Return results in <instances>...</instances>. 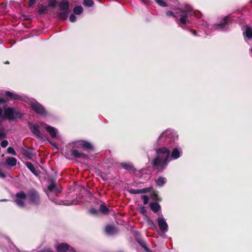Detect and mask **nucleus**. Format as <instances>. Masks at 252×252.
Wrapping results in <instances>:
<instances>
[{
    "label": "nucleus",
    "instance_id": "nucleus-24",
    "mask_svg": "<svg viewBox=\"0 0 252 252\" xmlns=\"http://www.w3.org/2000/svg\"><path fill=\"white\" fill-rule=\"evenodd\" d=\"M105 231L106 233L109 235H112L117 232V229L115 227L111 225H107L105 227Z\"/></svg>",
    "mask_w": 252,
    "mask_h": 252
},
{
    "label": "nucleus",
    "instance_id": "nucleus-56",
    "mask_svg": "<svg viewBox=\"0 0 252 252\" xmlns=\"http://www.w3.org/2000/svg\"><path fill=\"white\" fill-rule=\"evenodd\" d=\"M142 1H143L144 2H145L144 0H141Z\"/></svg>",
    "mask_w": 252,
    "mask_h": 252
},
{
    "label": "nucleus",
    "instance_id": "nucleus-28",
    "mask_svg": "<svg viewBox=\"0 0 252 252\" xmlns=\"http://www.w3.org/2000/svg\"><path fill=\"white\" fill-rule=\"evenodd\" d=\"M83 11V8L81 5L75 6L73 10V13L76 15H79Z\"/></svg>",
    "mask_w": 252,
    "mask_h": 252
},
{
    "label": "nucleus",
    "instance_id": "nucleus-9",
    "mask_svg": "<svg viewBox=\"0 0 252 252\" xmlns=\"http://www.w3.org/2000/svg\"><path fill=\"white\" fill-rule=\"evenodd\" d=\"M41 126L46 129L52 138H54L57 137L58 130L57 128L44 123H41Z\"/></svg>",
    "mask_w": 252,
    "mask_h": 252
},
{
    "label": "nucleus",
    "instance_id": "nucleus-51",
    "mask_svg": "<svg viewBox=\"0 0 252 252\" xmlns=\"http://www.w3.org/2000/svg\"><path fill=\"white\" fill-rule=\"evenodd\" d=\"M169 1L172 2L174 3L175 4L178 3V1L177 0H169Z\"/></svg>",
    "mask_w": 252,
    "mask_h": 252
},
{
    "label": "nucleus",
    "instance_id": "nucleus-30",
    "mask_svg": "<svg viewBox=\"0 0 252 252\" xmlns=\"http://www.w3.org/2000/svg\"><path fill=\"white\" fill-rule=\"evenodd\" d=\"M15 196L17 198V199H25L27 195L23 191H21L16 193Z\"/></svg>",
    "mask_w": 252,
    "mask_h": 252
},
{
    "label": "nucleus",
    "instance_id": "nucleus-32",
    "mask_svg": "<svg viewBox=\"0 0 252 252\" xmlns=\"http://www.w3.org/2000/svg\"><path fill=\"white\" fill-rule=\"evenodd\" d=\"M83 4L86 7H92L94 4L93 0H84Z\"/></svg>",
    "mask_w": 252,
    "mask_h": 252
},
{
    "label": "nucleus",
    "instance_id": "nucleus-52",
    "mask_svg": "<svg viewBox=\"0 0 252 252\" xmlns=\"http://www.w3.org/2000/svg\"><path fill=\"white\" fill-rule=\"evenodd\" d=\"M65 157L66 158H69V157H68V154H66V153L65 154Z\"/></svg>",
    "mask_w": 252,
    "mask_h": 252
},
{
    "label": "nucleus",
    "instance_id": "nucleus-34",
    "mask_svg": "<svg viewBox=\"0 0 252 252\" xmlns=\"http://www.w3.org/2000/svg\"><path fill=\"white\" fill-rule=\"evenodd\" d=\"M155 1L160 6L162 7H166L167 6L166 3L163 0H155Z\"/></svg>",
    "mask_w": 252,
    "mask_h": 252
},
{
    "label": "nucleus",
    "instance_id": "nucleus-20",
    "mask_svg": "<svg viewBox=\"0 0 252 252\" xmlns=\"http://www.w3.org/2000/svg\"><path fill=\"white\" fill-rule=\"evenodd\" d=\"M243 34L246 41H248V40L252 39V28L247 26L246 31Z\"/></svg>",
    "mask_w": 252,
    "mask_h": 252
},
{
    "label": "nucleus",
    "instance_id": "nucleus-12",
    "mask_svg": "<svg viewBox=\"0 0 252 252\" xmlns=\"http://www.w3.org/2000/svg\"><path fill=\"white\" fill-rule=\"evenodd\" d=\"M60 190L56 187V183L52 182L51 184L48 187V190L46 191V194L51 200H54L52 194H54V191Z\"/></svg>",
    "mask_w": 252,
    "mask_h": 252
},
{
    "label": "nucleus",
    "instance_id": "nucleus-39",
    "mask_svg": "<svg viewBox=\"0 0 252 252\" xmlns=\"http://www.w3.org/2000/svg\"><path fill=\"white\" fill-rule=\"evenodd\" d=\"M49 5L52 7H55L57 4L56 0H49L48 1Z\"/></svg>",
    "mask_w": 252,
    "mask_h": 252
},
{
    "label": "nucleus",
    "instance_id": "nucleus-42",
    "mask_svg": "<svg viewBox=\"0 0 252 252\" xmlns=\"http://www.w3.org/2000/svg\"><path fill=\"white\" fill-rule=\"evenodd\" d=\"M147 222L148 224L149 225L151 226V227H156L155 225L154 224V221L152 220L148 219L147 220Z\"/></svg>",
    "mask_w": 252,
    "mask_h": 252
},
{
    "label": "nucleus",
    "instance_id": "nucleus-35",
    "mask_svg": "<svg viewBox=\"0 0 252 252\" xmlns=\"http://www.w3.org/2000/svg\"><path fill=\"white\" fill-rule=\"evenodd\" d=\"M7 153L8 154H11L13 156H16V155H17L14 149L11 147H9L7 148Z\"/></svg>",
    "mask_w": 252,
    "mask_h": 252
},
{
    "label": "nucleus",
    "instance_id": "nucleus-41",
    "mask_svg": "<svg viewBox=\"0 0 252 252\" xmlns=\"http://www.w3.org/2000/svg\"><path fill=\"white\" fill-rule=\"evenodd\" d=\"M8 142L7 140H4L1 142L0 145L2 148H5L8 146Z\"/></svg>",
    "mask_w": 252,
    "mask_h": 252
},
{
    "label": "nucleus",
    "instance_id": "nucleus-46",
    "mask_svg": "<svg viewBox=\"0 0 252 252\" xmlns=\"http://www.w3.org/2000/svg\"><path fill=\"white\" fill-rule=\"evenodd\" d=\"M0 177L2 178H4L6 177L5 174L2 172V171L0 169Z\"/></svg>",
    "mask_w": 252,
    "mask_h": 252
},
{
    "label": "nucleus",
    "instance_id": "nucleus-29",
    "mask_svg": "<svg viewBox=\"0 0 252 252\" xmlns=\"http://www.w3.org/2000/svg\"><path fill=\"white\" fill-rule=\"evenodd\" d=\"M99 211L104 214H107L109 212V210L104 204H101L99 206Z\"/></svg>",
    "mask_w": 252,
    "mask_h": 252
},
{
    "label": "nucleus",
    "instance_id": "nucleus-37",
    "mask_svg": "<svg viewBox=\"0 0 252 252\" xmlns=\"http://www.w3.org/2000/svg\"><path fill=\"white\" fill-rule=\"evenodd\" d=\"M139 212L143 215L147 214V210L144 206H141L139 208Z\"/></svg>",
    "mask_w": 252,
    "mask_h": 252
},
{
    "label": "nucleus",
    "instance_id": "nucleus-27",
    "mask_svg": "<svg viewBox=\"0 0 252 252\" xmlns=\"http://www.w3.org/2000/svg\"><path fill=\"white\" fill-rule=\"evenodd\" d=\"M167 180L165 177L160 176L156 181V185L158 187H162L166 182Z\"/></svg>",
    "mask_w": 252,
    "mask_h": 252
},
{
    "label": "nucleus",
    "instance_id": "nucleus-45",
    "mask_svg": "<svg viewBox=\"0 0 252 252\" xmlns=\"http://www.w3.org/2000/svg\"><path fill=\"white\" fill-rule=\"evenodd\" d=\"M35 1H36V0H29V6H32V5H33L35 3Z\"/></svg>",
    "mask_w": 252,
    "mask_h": 252
},
{
    "label": "nucleus",
    "instance_id": "nucleus-36",
    "mask_svg": "<svg viewBox=\"0 0 252 252\" xmlns=\"http://www.w3.org/2000/svg\"><path fill=\"white\" fill-rule=\"evenodd\" d=\"M6 101L3 98H0V117H1L2 114V107L1 104H4Z\"/></svg>",
    "mask_w": 252,
    "mask_h": 252
},
{
    "label": "nucleus",
    "instance_id": "nucleus-10",
    "mask_svg": "<svg viewBox=\"0 0 252 252\" xmlns=\"http://www.w3.org/2000/svg\"><path fill=\"white\" fill-rule=\"evenodd\" d=\"M187 5H189V4H184L182 6H180V7H178L177 8V11L175 12V13H174L173 12L171 11H167L166 12V14L168 17H172L177 18V23L178 24L179 19L180 18V14L181 13L182 9L184 7H186Z\"/></svg>",
    "mask_w": 252,
    "mask_h": 252
},
{
    "label": "nucleus",
    "instance_id": "nucleus-50",
    "mask_svg": "<svg viewBox=\"0 0 252 252\" xmlns=\"http://www.w3.org/2000/svg\"><path fill=\"white\" fill-rule=\"evenodd\" d=\"M41 252H54L50 249H47V250H44Z\"/></svg>",
    "mask_w": 252,
    "mask_h": 252
},
{
    "label": "nucleus",
    "instance_id": "nucleus-26",
    "mask_svg": "<svg viewBox=\"0 0 252 252\" xmlns=\"http://www.w3.org/2000/svg\"><path fill=\"white\" fill-rule=\"evenodd\" d=\"M27 167L35 175H37V172L35 170L34 165L31 162H26L25 163Z\"/></svg>",
    "mask_w": 252,
    "mask_h": 252
},
{
    "label": "nucleus",
    "instance_id": "nucleus-18",
    "mask_svg": "<svg viewBox=\"0 0 252 252\" xmlns=\"http://www.w3.org/2000/svg\"><path fill=\"white\" fill-rule=\"evenodd\" d=\"M5 95L6 97L13 100H21L22 99L21 95L10 91H6L5 93Z\"/></svg>",
    "mask_w": 252,
    "mask_h": 252
},
{
    "label": "nucleus",
    "instance_id": "nucleus-1",
    "mask_svg": "<svg viewBox=\"0 0 252 252\" xmlns=\"http://www.w3.org/2000/svg\"><path fill=\"white\" fill-rule=\"evenodd\" d=\"M170 151L169 148L162 147L156 150V154L151 161V164L155 170L162 172L167 167L170 159L179 158L182 155L181 148H175L173 149L170 157Z\"/></svg>",
    "mask_w": 252,
    "mask_h": 252
},
{
    "label": "nucleus",
    "instance_id": "nucleus-15",
    "mask_svg": "<svg viewBox=\"0 0 252 252\" xmlns=\"http://www.w3.org/2000/svg\"><path fill=\"white\" fill-rule=\"evenodd\" d=\"M121 167L125 170L129 172H134L136 170L132 163L130 162H122L120 164Z\"/></svg>",
    "mask_w": 252,
    "mask_h": 252
},
{
    "label": "nucleus",
    "instance_id": "nucleus-13",
    "mask_svg": "<svg viewBox=\"0 0 252 252\" xmlns=\"http://www.w3.org/2000/svg\"><path fill=\"white\" fill-rule=\"evenodd\" d=\"M29 127L32 132L37 137L41 138V133L39 129V126L37 125L29 124Z\"/></svg>",
    "mask_w": 252,
    "mask_h": 252
},
{
    "label": "nucleus",
    "instance_id": "nucleus-38",
    "mask_svg": "<svg viewBox=\"0 0 252 252\" xmlns=\"http://www.w3.org/2000/svg\"><path fill=\"white\" fill-rule=\"evenodd\" d=\"M141 197L143 200V203L144 205H147L149 202V197L148 196L146 195H143L141 196Z\"/></svg>",
    "mask_w": 252,
    "mask_h": 252
},
{
    "label": "nucleus",
    "instance_id": "nucleus-6",
    "mask_svg": "<svg viewBox=\"0 0 252 252\" xmlns=\"http://www.w3.org/2000/svg\"><path fill=\"white\" fill-rule=\"evenodd\" d=\"M4 115L5 117L8 120H12L17 118H20L22 115L15 109L12 108H8L4 111Z\"/></svg>",
    "mask_w": 252,
    "mask_h": 252
},
{
    "label": "nucleus",
    "instance_id": "nucleus-2",
    "mask_svg": "<svg viewBox=\"0 0 252 252\" xmlns=\"http://www.w3.org/2000/svg\"><path fill=\"white\" fill-rule=\"evenodd\" d=\"M192 16L199 19L201 17V14L199 11L193 10L190 5L186 6V7L182 9L178 25L182 29L188 31L192 35L197 36L196 31L187 26V24L191 23V20L190 18Z\"/></svg>",
    "mask_w": 252,
    "mask_h": 252
},
{
    "label": "nucleus",
    "instance_id": "nucleus-4",
    "mask_svg": "<svg viewBox=\"0 0 252 252\" xmlns=\"http://www.w3.org/2000/svg\"><path fill=\"white\" fill-rule=\"evenodd\" d=\"M197 26L202 28L207 35L215 30H219L220 29V23L209 24L208 22L203 19L200 20L197 23Z\"/></svg>",
    "mask_w": 252,
    "mask_h": 252
},
{
    "label": "nucleus",
    "instance_id": "nucleus-31",
    "mask_svg": "<svg viewBox=\"0 0 252 252\" xmlns=\"http://www.w3.org/2000/svg\"><path fill=\"white\" fill-rule=\"evenodd\" d=\"M24 200L25 199H16L14 201L19 207H24L25 206Z\"/></svg>",
    "mask_w": 252,
    "mask_h": 252
},
{
    "label": "nucleus",
    "instance_id": "nucleus-5",
    "mask_svg": "<svg viewBox=\"0 0 252 252\" xmlns=\"http://www.w3.org/2000/svg\"><path fill=\"white\" fill-rule=\"evenodd\" d=\"M29 104L36 114L42 116L47 115V112L44 107L35 99H30Z\"/></svg>",
    "mask_w": 252,
    "mask_h": 252
},
{
    "label": "nucleus",
    "instance_id": "nucleus-25",
    "mask_svg": "<svg viewBox=\"0 0 252 252\" xmlns=\"http://www.w3.org/2000/svg\"><path fill=\"white\" fill-rule=\"evenodd\" d=\"M17 159L13 157H8L6 159V163L7 165L10 166H14L17 164Z\"/></svg>",
    "mask_w": 252,
    "mask_h": 252
},
{
    "label": "nucleus",
    "instance_id": "nucleus-43",
    "mask_svg": "<svg viewBox=\"0 0 252 252\" xmlns=\"http://www.w3.org/2000/svg\"><path fill=\"white\" fill-rule=\"evenodd\" d=\"M61 190L58 191H54V194H52V196L54 197V200H52L53 202H55V200L56 198V196H57V193L61 192Z\"/></svg>",
    "mask_w": 252,
    "mask_h": 252
},
{
    "label": "nucleus",
    "instance_id": "nucleus-40",
    "mask_svg": "<svg viewBox=\"0 0 252 252\" xmlns=\"http://www.w3.org/2000/svg\"><path fill=\"white\" fill-rule=\"evenodd\" d=\"M69 21L73 23V22H75L76 21V16L73 14H71L69 16Z\"/></svg>",
    "mask_w": 252,
    "mask_h": 252
},
{
    "label": "nucleus",
    "instance_id": "nucleus-21",
    "mask_svg": "<svg viewBox=\"0 0 252 252\" xmlns=\"http://www.w3.org/2000/svg\"><path fill=\"white\" fill-rule=\"evenodd\" d=\"M149 206L151 210L155 213L160 211L161 207L158 203L156 202H150Z\"/></svg>",
    "mask_w": 252,
    "mask_h": 252
},
{
    "label": "nucleus",
    "instance_id": "nucleus-8",
    "mask_svg": "<svg viewBox=\"0 0 252 252\" xmlns=\"http://www.w3.org/2000/svg\"><path fill=\"white\" fill-rule=\"evenodd\" d=\"M27 196L32 204L36 206L40 204V196L35 190H30L27 195Z\"/></svg>",
    "mask_w": 252,
    "mask_h": 252
},
{
    "label": "nucleus",
    "instance_id": "nucleus-57",
    "mask_svg": "<svg viewBox=\"0 0 252 252\" xmlns=\"http://www.w3.org/2000/svg\"><path fill=\"white\" fill-rule=\"evenodd\" d=\"M251 2H252V0L251 1Z\"/></svg>",
    "mask_w": 252,
    "mask_h": 252
},
{
    "label": "nucleus",
    "instance_id": "nucleus-54",
    "mask_svg": "<svg viewBox=\"0 0 252 252\" xmlns=\"http://www.w3.org/2000/svg\"><path fill=\"white\" fill-rule=\"evenodd\" d=\"M72 204H75V203H73V202H71V203L69 204V205H72Z\"/></svg>",
    "mask_w": 252,
    "mask_h": 252
},
{
    "label": "nucleus",
    "instance_id": "nucleus-11",
    "mask_svg": "<svg viewBox=\"0 0 252 252\" xmlns=\"http://www.w3.org/2000/svg\"><path fill=\"white\" fill-rule=\"evenodd\" d=\"M57 250L58 252H76L71 247L65 243L59 244L57 247Z\"/></svg>",
    "mask_w": 252,
    "mask_h": 252
},
{
    "label": "nucleus",
    "instance_id": "nucleus-53",
    "mask_svg": "<svg viewBox=\"0 0 252 252\" xmlns=\"http://www.w3.org/2000/svg\"><path fill=\"white\" fill-rule=\"evenodd\" d=\"M7 201V199H1V200H0V201Z\"/></svg>",
    "mask_w": 252,
    "mask_h": 252
},
{
    "label": "nucleus",
    "instance_id": "nucleus-7",
    "mask_svg": "<svg viewBox=\"0 0 252 252\" xmlns=\"http://www.w3.org/2000/svg\"><path fill=\"white\" fill-rule=\"evenodd\" d=\"M159 217L157 219V221L161 232L163 233H166L168 230V224L163 216L161 214H158Z\"/></svg>",
    "mask_w": 252,
    "mask_h": 252
},
{
    "label": "nucleus",
    "instance_id": "nucleus-47",
    "mask_svg": "<svg viewBox=\"0 0 252 252\" xmlns=\"http://www.w3.org/2000/svg\"><path fill=\"white\" fill-rule=\"evenodd\" d=\"M5 137V134L4 132L0 131V139L4 138Z\"/></svg>",
    "mask_w": 252,
    "mask_h": 252
},
{
    "label": "nucleus",
    "instance_id": "nucleus-49",
    "mask_svg": "<svg viewBox=\"0 0 252 252\" xmlns=\"http://www.w3.org/2000/svg\"><path fill=\"white\" fill-rule=\"evenodd\" d=\"M140 245L144 248H145L146 247V244L144 242H142V243H140Z\"/></svg>",
    "mask_w": 252,
    "mask_h": 252
},
{
    "label": "nucleus",
    "instance_id": "nucleus-17",
    "mask_svg": "<svg viewBox=\"0 0 252 252\" xmlns=\"http://www.w3.org/2000/svg\"><path fill=\"white\" fill-rule=\"evenodd\" d=\"M151 187L145 188L142 189H130L129 190V192L131 194H136L139 193H145L150 191Z\"/></svg>",
    "mask_w": 252,
    "mask_h": 252
},
{
    "label": "nucleus",
    "instance_id": "nucleus-19",
    "mask_svg": "<svg viewBox=\"0 0 252 252\" xmlns=\"http://www.w3.org/2000/svg\"><path fill=\"white\" fill-rule=\"evenodd\" d=\"M58 5L59 9L61 10H69V3L67 0H62L59 2Z\"/></svg>",
    "mask_w": 252,
    "mask_h": 252
},
{
    "label": "nucleus",
    "instance_id": "nucleus-55",
    "mask_svg": "<svg viewBox=\"0 0 252 252\" xmlns=\"http://www.w3.org/2000/svg\"><path fill=\"white\" fill-rule=\"evenodd\" d=\"M251 52L252 53V48L251 49Z\"/></svg>",
    "mask_w": 252,
    "mask_h": 252
},
{
    "label": "nucleus",
    "instance_id": "nucleus-23",
    "mask_svg": "<svg viewBox=\"0 0 252 252\" xmlns=\"http://www.w3.org/2000/svg\"><path fill=\"white\" fill-rule=\"evenodd\" d=\"M69 10H64L63 11H60L57 13L58 17L59 19L65 20L67 19L68 14H69Z\"/></svg>",
    "mask_w": 252,
    "mask_h": 252
},
{
    "label": "nucleus",
    "instance_id": "nucleus-44",
    "mask_svg": "<svg viewBox=\"0 0 252 252\" xmlns=\"http://www.w3.org/2000/svg\"><path fill=\"white\" fill-rule=\"evenodd\" d=\"M90 212L92 214L95 215L97 214V210L94 208H91L90 210Z\"/></svg>",
    "mask_w": 252,
    "mask_h": 252
},
{
    "label": "nucleus",
    "instance_id": "nucleus-14",
    "mask_svg": "<svg viewBox=\"0 0 252 252\" xmlns=\"http://www.w3.org/2000/svg\"><path fill=\"white\" fill-rule=\"evenodd\" d=\"M70 152L71 155L75 158H81L83 159H87L88 158V156L87 155L82 152H79L77 150H71Z\"/></svg>",
    "mask_w": 252,
    "mask_h": 252
},
{
    "label": "nucleus",
    "instance_id": "nucleus-48",
    "mask_svg": "<svg viewBox=\"0 0 252 252\" xmlns=\"http://www.w3.org/2000/svg\"><path fill=\"white\" fill-rule=\"evenodd\" d=\"M50 144L55 147H57V145L56 142L50 141Z\"/></svg>",
    "mask_w": 252,
    "mask_h": 252
},
{
    "label": "nucleus",
    "instance_id": "nucleus-3",
    "mask_svg": "<svg viewBox=\"0 0 252 252\" xmlns=\"http://www.w3.org/2000/svg\"><path fill=\"white\" fill-rule=\"evenodd\" d=\"M178 138L177 132L173 129H167L162 132L158 139L159 145H165L168 147L174 145V142Z\"/></svg>",
    "mask_w": 252,
    "mask_h": 252
},
{
    "label": "nucleus",
    "instance_id": "nucleus-22",
    "mask_svg": "<svg viewBox=\"0 0 252 252\" xmlns=\"http://www.w3.org/2000/svg\"><path fill=\"white\" fill-rule=\"evenodd\" d=\"M79 145L86 150H91L93 149L92 144L87 141H81Z\"/></svg>",
    "mask_w": 252,
    "mask_h": 252
},
{
    "label": "nucleus",
    "instance_id": "nucleus-16",
    "mask_svg": "<svg viewBox=\"0 0 252 252\" xmlns=\"http://www.w3.org/2000/svg\"><path fill=\"white\" fill-rule=\"evenodd\" d=\"M231 19L229 16H225L221 20V31L226 30L231 23Z\"/></svg>",
    "mask_w": 252,
    "mask_h": 252
},
{
    "label": "nucleus",
    "instance_id": "nucleus-33",
    "mask_svg": "<svg viewBox=\"0 0 252 252\" xmlns=\"http://www.w3.org/2000/svg\"><path fill=\"white\" fill-rule=\"evenodd\" d=\"M47 11L48 10L47 7L43 5H41V6L39 8L38 12L39 14H42L43 13H47Z\"/></svg>",
    "mask_w": 252,
    "mask_h": 252
}]
</instances>
